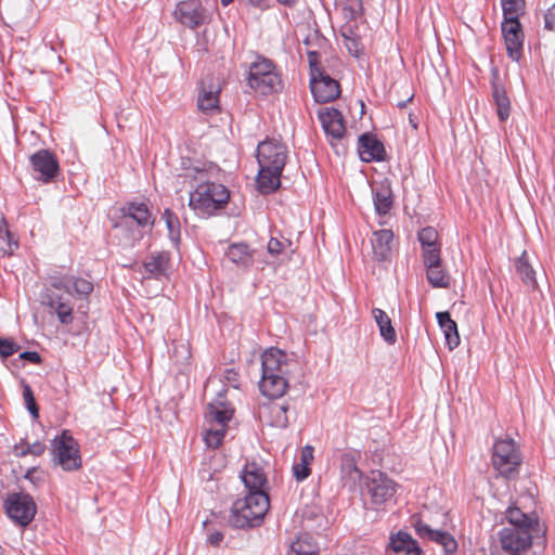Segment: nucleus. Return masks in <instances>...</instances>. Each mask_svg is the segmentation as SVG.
<instances>
[{"instance_id":"17","label":"nucleus","mask_w":555,"mask_h":555,"mask_svg":"<svg viewBox=\"0 0 555 555\" xmlns=\"http://www.w3.org/2000/svg\"><path fill=\"white\" fill-rule=\"evenodd\" d=\"M372 196L375 211L378 216H386L393 207V192L391 181L384 178L372 185Z\"/></svg>"},{"instance_id":"10","label":"nucleus","mask_w":555,"mask_h":555,"mask_svg":"<svg viewBox=\"0 0 555 555\" xmlns=\"http://www.w3.org/2000/svg\"><path fill=\"white\" fill-rule=\"evenodd\" d=\"M539 531L504 527L499 531V542L507 555H522L532 545L533 534Z\"/></svg>"},{"instance_id":"9","label":"nucleus","mask_w":555,"mask_h":555,"mask_svg":"<svg viewBox=\"0 0 555 555\" xmlns=\"http://www.w3.org/2000/svg\"><path fill=\"white\" fill-rule=\"evenodd\" d=\"M398 485L385 473L374 470L366 481V491L370 495L371 504L378 508L395 496Z\"/></svg>"},{"instance_id":"4","label":"nucleus","mask_w":555,"mask_h":555,"mask_svg":"<svg viewBox=\"0 0 555 555\" xmlns=\"http://www.w3.org/2000/svg\"><path fill=\"white\" fill-rule=\"evenodd\" d=\"M229 198L230 192L223 184L203 182L191 192L189 205L197 214L211 216L223 209Z\"/></svg>"},{"instance_id":"51","label":"nucleus","mask_w":555,"mask_h":555,"mask_svg":"<svg viewBox=\"0 0 555 555\" xmlns=\"http://www.w3.org/2000/svg\"><path fill=\"white\" fill-rule=\"evenodd\" d=\"M44 450H46V446L43 442L35 441L34 443H27L26 448L20 452V455L24 456L27 454H31L35 456H39L44 452Z\"/></svg>"},{"instance_id":"45","label":"nucleus","mask_w":555,"mask_h":555,"mask_svg":"<svg viewBox=\"0 0 555 555\" xmlns=\"http://www.w3.org/2000/svg\"><path fill=\"white\" fill-rule=\"evenodd\" d=\"M224 428L207 430L205 440L208 447L217 449L221 444L225 433Z\"/></svg>"},{"instance_id":"23","label":"nucleus","mask_w":555,"mask_h":555,"mask_svg":"<svg viewBox=\"0 0 555 555\" xmlns=\"http://www.w3.org/2000/svg\"><path fill=\"white\" fill-rule=\"evenodd\" d=\"M393 233L391 230L383 229L375 231L372 237L373 258L376 261H386L389 259L391 253V243Z\"/></svg>"},{"instance_id":"15","label":"nucleus","mask_w":555,"mask_h":555,"mask_svg":"<svg viewBox=\"0 0 555 555\" xmlns=\"http://www.w3.org/2000/svg\"><path fill=\"white\" fill-rule=\"evenodd\" d=\"M310 88L315 102L328 103L340 95V86L326 72L320 76L310 77Z\"/></svg>"},{"instance_id":"37","label":"nucleus","mask_w":555,"mask_h":555,"mask_svg":"<svg viewBox=\"0 0 555 555\" xmlns=\"http://www.w3.org/2000/svg\"><path fill=\"white\" fill-rule=\"evenodd\" d=\"M413 527L415 529L416 534L422 539H427L429 541H434L440 544V540L442 538L440 534H448L449 532L443 530H434L427 524H425L421 518L414 520Z\"/></svg>"},{"instance_id":"14","label":"nucleus","mask_w":555,"mask_h":555,"mask_svg":"<svg viewBox=\"0 0 555 555\" xmlns=\"http://www.w3.org/2000/svg\"><path fill=\"white\" fill-rule=\"evenodd\" d=\"M501 31L504 39L507 56L514 62L522 57L525 33L520 22H501Z\"/></svg>"},{"instance_id":"42","label":"nucleus","mask_w":555,"mask_h":555,"mask_svg":"<svg viewBox=\"0 0 555 555\" xmlns=\"http://www.w3.org/2000/svg\"><path fill=\"white\" fill-rule=\"evenodd\" d=\"M363 13L362 0H346L343 7V14L346 20L356 21Z\"/></svg>"},{"instance_id":"50","label":"nucleus","mask_w":555,"mask_h":555,"mask_svg":"<svg viewBox=\"0 0 555 555\" xmlns=\"http://www.w3.org/2000/svg\"><path fill=\"white\" fill-rule=\"evenodd\" d=\"M285 247V242L276 238L271 237L267 245V251L272 257H278L282 254Z\"/></svg>"},{"instance_id":"20","label":"nucleus","mask_w":555,"mask_h":555,"mask_svg":"<svg viewBox=\"0 0 555 555\" xmlns=\"http://www.w3.org/2000/svg\"><path fill=\"white\" fill-rule=\"evenodd\" d=\"M505 517L509 524L507 528L540 531L539 518L534 513L526 514L517 506H509L505 511Z\"/></svg>"},{"instance_id":"56","label":"nucleus","mask_w":555,"mask_h":555,"mask_svg":"<svg viewBox=\"0 0 555 555\" xmlns=\"http://www.w3.org/2000/svg\"><path fill=\"white\" fill-rule=\"evenodd\" d=\"M411 546L412 547L405 548L404 551H402L401 554H398V555H421L422 554V550L418 546L417 541L414 542V545H411Z\"/></svg>"},{"instance_id":"31","label":"nucleus","mask_w":555,"mask_h":555,"mask_svg":"<svg viewBox=\"0 0 555 555\" xmlns=\"http://www.w3.org/2000/svg\"><path fill=\"white\" fill-rule=\"evenodd\" d=\"M207 416L221 427H225L233 416V409L221 401L211 402L207 406Z\"/></svg>"},{"instance_id":"44","label":"nucleus","mask_w":555,"mask_h":555,"mask_svg":"<svg viewBox=\"0 0 555 555\" xmlns=\"http://www.w3.org/2000/svg\"><path fill=\"white\" fill-rule=\"evenodd\" d=\"M422 258L425 268L442 263L440 256V247L422 249Z\"/></svg>"},{"instance_id":"2","label":"nucleus","mask_w":555,"mask_h":555,"mask_svg":"<svg viewBox=\"0 0 555 555\" xmlns=\"http://www.w3.org/2000/svg\"><path fill=\"white\" fill-rule=\"evenodd\" d=\"M297 363L291 361L285 352L278 348H270L261 356V393L271 399L281 398L288 387L291 367Z\"/></svg>"},{"instance_id":"32","label":"nucleus","mask_w":555,"mask_h":555,"mask_svg":"<svg viewBox=\"0 0 555 555\" xmlns=\"http://www.w3.org/2000/svg\"><path fill=\"white\" fill-rule=\"evenodd\" d=\"M313 448L306 446L300 452V462L295 463L293 466L294 476L298 481L305 480L311 473L310 464L313 461Z\"/></svg>"},{"instance_id":"43","label":"nucleus","mask_w":555,"mask_h":555,"mask_svg":"<svg viewBox=\"0 0 555 555\" xmlns=\"http://www.w3.org/2000/svg\"><path fill=\"white\" fill-rule=\"evenodd\" d=\"M287 555H317L315 547L300 539L291 544Z\"/></svg>"},{"instance_id":"33","label":"nucleus","mask_w":555,"mask_h":555,"mask_svg":"<svg viewBox=\"0 0 555 555\" xmlns=\"http://www.w3.org/2000/svg\"><path fill=\"white\" fill-rule=\"evenodd\" d=\"M267 410L270 415V424L279 428H286L288 426L287 412L289 405L286 402H271Z\"/></svg>"},{"instance_id":"57","label":"nucleus","mask_w":555,"mask_h":555,"mask_svg":"<svg viewBox=\"0 0 555 555\" xmlns=\"http://www.w3.org/2000/svg\"><path fill=\"white\" fill-rule=\"evenodd\" d=\"M279 3L285 5V7H294L297 3V0H276Z\"/></svg>"},{"instance_id":"38","label":"nucleus","mask_w":555,"mask_h":555,"mask_svg":"<svg viewBox=\"0 0 555 555\" xmlns=\"http://www.w3.org/2000/svg\"><path fill=\"white\" fill-rule=\"evenodd\" d=\"M344 38V44L348 50L349 54L359 57L363 51V44L360 38L352 31V29H347L341 33Z\"/></svg>"},{"instance_id":"11","label":"nucleus","mask_w":555,"mask_h":555,"mask_svg":"<svg viewBox=\"0 0 555 555\" xmlns=\"http://www.w3.org/2000/svg\"><path fill=\"white\" fill-rule=\"evenodd\" d=\"M31 177L39 182L50 183L60 173V165L55 155L42 149L29 156Z\"/></svg>"},{"instance_id":"46","label":"nucleus","mask_w":555,"mask_h":555,"mask_svg":"<svg viewBox=\"0 0 555 555\" xmlns=\"http://www.w3.org/2000/svg\"><path fill=\"white\" fill-rule=\"evenodd\" d=\"M23 397H24V401H25L27 410L30 412V414L34 417H38L39 409H38V405L36 404L35 397H34L33 390L29 385L24 386Z\"/></svg>"},{"instance_id":"36","label":"nucleus","mask_w":555,"mask_h":555,"mask_svg":"<svg viewBox=\"0 0 555 555\" xmlns=\"http://www.w3.org/2000/svg\"><path fill=\"white\" fill-rule=\"evenodd\" d=\"M428 283L433 287L447 288L450 284V275L443 269L442 263L426 268Z\"/></svg>"},{"instance_id":"47","label":"nucleus","mask_w":555,"mask_h":555,"mask_svg":"<svg viewBox=\"0 0 555 555\" xmlns=\"http://www.w3.org/2000/svg\"><path fill=\"white\" fill-rule=\"evenodd\" d=\"M307 57L310 67V77L320 76L321 73L325 72L320 65L321 55L318 51H308Z\"/></svg>"},{"instance_id":"5","label":"nucleus","mask_w":555,"mask_h":555,"mask_svg":"<svg viewBox=\"0 0 555 555\" xmlns=\"http://www.w3.org/2000/svg\"><path fill=\"white\" fill-rule=\"evenodd\" d=\"M247 85L256 92L268 95L283 89L280 73L274 63L261 55L250 63L248 68Z\"/></svg>"},{"instance_id":"60","label":"nucleus","mask_w":555,"mask_h":555,"mask_svg":"<svg viewBox=\"0 0 555 555\" xmlns=\"http://www.w3.org/2000/svg\"><path fill=\"white\" fill-rule=\"evenodd\" d=\"M233 0H221L222 5H229Z\"/></svg>"},{"instance_id":"30","label":"nucleus","mask_w":555,"mask_h":555,"mask_svg":"<svg viewBox=\"0 0 555 555\" xmlns=\"http://www.w3.org/2000/svg\"><path fill=\"white\" fill-rule=\"evenodd\" d=\"M515 270L524 284L534 288L537 285L535 271L529 262L528 254L526 250L516 259Z\"/></svg>"},{"instance_id":"6","label":"nucleus","mask_w":555,"mask_h":555,"mask_svg":"<svg viewBox=\"0 0 555 555\" xmlns=\"http://www.w3.org/2000/svg\"><path fill=\"white\" fill-rule=\"evenodd\" d=\"M493 468L504 478L514 479L522 462L521 453L514 439H498L492 448Z\"/></svg>"},{"instance_id":"40","label":"nucleus","mask_w":555,"mask_h":555,"mask_svg":"<svg viewBox=\"0 0 555 555\" xmlns=\"http://www.w3.org/2000/svg\"><path fill=\"white\" fill-rule=\"evenodd\" d=\"M418 241L422 249L440 247L438 244V233L433 227L423 228L418 232Z\"/></svg>"},{"instance_id":"24","label":"nucleus","mask_w":555,"mask_h":555,"mask_svg":"<svg viewBox=\"0 0 555 555\" xmlns=\"http://www.w3.org/2000/svg\"><path fill=\"white\" fill-rule=\"evenodd\" d=\"M493 79L491 81L492 98L496 106V114L500 121L504 122L508 119L511 114V102L506 94L505 88L498 80V72H494Z\"/></svg>"},{"instance_id":"7","label":"nucleus","mask_w":555,"mask_h":555,"mask_svg":"<svg viewBox=\"0 0 555 555\" xmlns=\"http://www.w3.org/2000/svg\"><path fill=\"white\" fill-rule=\"evenodd\" d=\"M52 448L53 462L63 470L73 472L81 467L79 446L67 430L53 439Z\"/></svg>"},{"instance_id":"58","label":"nucleus","mask_w":555,"mask_h":555,"mask_svg":"<svg viewBox=\"0 0 555 555\" xmlns=\"http://www.w3.org/2000/svg\"><path fill=\"white\" fill-rule=\"evenodd\" d=\"M411 100H412V96L408 99V102H409V101H411ZM405 105H406V101H402V102H399V103L397 104V106H398V107H401V108H402V107H404Z\"/></svg>"},{"instance_id":"55","label":"nucleus","mask_w":555,"mask_h":555,"mask_svg":"<svg viewBox=\"0 0 555 555\" xmlns=\"http://www.w3.org/2000/svg\"><path fill=\"white\" fill-rule=\"evenodd\" d=\"M248 3L260 10H268L270 8V0H247Z\"/></svg>"},{"instance_id":"3","label":"nucleus","mask_w":555,"mask_h":555,"mask_svg":"<svg viewBox=\"0 0 555 555\" xmlns=\"http://www.w3.org/2000/svg\"><path fill=\"white\" fill-rule=\"evenodd\" d=\"M270 506L267 492H247L237 499L231 508L229 522L237 529L254 528L261 525Z\"/></svg>"},{"instance_id":"54","label":"nucleus","mask_w":555,"mask_h":555,"mask_svg":"<svg viewBox=\"0 0 555 555\" xmlns=\"http://www.w3.org/2000/svg\"><path fill=\"white\" fill-rule=\"evenodd\" d=\"M223 533L220 532V531H214V532H210L208 535H207V542L211 545V546H219L220 543L223 541Z\"/></svg>"},{"instance_id":"12","label":"nucleus","mask_w":555,"mask_h":555,"mask_svg":"<svg viewBox=\"0 0 555 555\" xmlns=\"http://www.w3.org/2000/svg\"><path fill=\"white\" fill-rule=\"evenodd\" d=\"M176 20L182 25L195 29L209 21L206 8L199 0H184L177 4Z\"/></svg>"},{"instance_id":"53","label":"nucleus","mask_w":555,"mask_h":555,"mask_svg":"<svg viewBox=\"0 0 555 555\" xmlns=\"http://www.w3.org/2000/svg\"><path fill=\"white\" fill-rule=\"evenodd\" d=\"M20 358L34 364H39L41 362V357L37 351H24L20 354Z\"/></svg>"},{"instance_id":"22","label":"nucleus","mask_w":555,"mask_h":555,"mask_svg":"<svg viewBox=\"0 0 555 555\" xmlns=\"http://www.w3.org/2000/svg\"><path fill=\"white\" fill-rule=\"evenodd\" d=\"M149 276L162 279L167 276L170 270V254L168 251L152 253L143 262Z\"/></svg>"},{"instance_id":"19","label":"nucleus","mask_w":555,"mask_h":555,"mask_svg":"<svg viewBox=\"0 0 555 555\" xmlns=\"http://www.w3.org/2000/svg\"><path fill=\"white\" fill-rule=\"evenodd\" d=\"M122 219L117 227L128 225L134 221L139 227L145 228L153 224L152 214L145 203L130 202L120 208Z\"/></svg>"},{"instance_id":"29","label":"nucleus","mask_w":555,"mask_h":555,"mask_svg":"<svg viewBox=\"0 0 555 555\" xmlns=\"http://www.w3.org/2000/svg\"><path fill=\"white\" fill-rule=\"evenodd\" d=\"M47 305L54 310L61 324L69 325L73 323V306L65 301L62 296H50Z\"/></svg>"},{"instance_id":"52","label":"nucleus","mask_w":555,"mask_h":555,"mask_svg":"<svg viewBox=\"0 0 555 555\" xmlns=\"http://www.w3.org/2000/svg\"><path fill=\"white\" fill-rule=\"evenodd\" d=\"M544 29L555 33V2L544 13Z\"/></svg>"},{"instance_id":"34","label":"nucleus","mask_w":555,"mask_h":555,"mask_svg":"<svg viewBox=\"0 0 555 555\" xmlns=\"http://www.w3.org/2000/svg\"><path fill=\"white\" fill-rule=\"evenodd\" d=\"M197 107L203 113L209 114L219 109V89L206 90L203 88L198 94Z\"/></svg>"},{"instance_id":"48","label":"nucleus","mask_w":555,"mask_h":555,"mask_svg":"<svg viewBox=\"0 0 555 555\" xmlns=\"http://www.w3.org/2000/svg\"><path fill=\"white\" fill-rule=\"evenodd\" d=\"M20 346L12 339L0 337V354L2 358H9L17 352Z\"/></svg>"},{"instance_id":"26","label":"nucleus","mask_w":555,"mask_h":555,"mask_svg":"<svg viewBox=\"0 0 555 555\" xmlns=\"http://www.w3.org/2000/svg\"><path fill=\"white\" fill-rule=\"evenodd\" d=\"M436 318L440 328L444 334L446 343L449 349L452 350L456 348L460 345V335L455 321L451 319V315L448 311L437 312Z\"/></svg>"},{"instance_id":"25","label":"nucleus","mask_w":555,"mask_h":555,"mask_svg":"<svg viewBox=\"0 0 555 555\" xmlns=\"http://www.w3.org/2000/svg\"><path fill=\"white\" fill-rule=\"evenodd\" d=\"M225 257L237 267L247 269L254 263V250L246 243H233L225 251Z\"/></svg>"},{"instance_id":"49","label":"nucleus","mask_w":555,"mask_h":555,"mask_svg":"<svg viewBox=\"0 0 555 555\" xmlns=\"http://www.w3.org/2000/svg\"><path fill=\"white\" fill-rule=\"evenodd\" d=\"M440 537L442 538V540H440V545L443 547L446 554L453 555L457 550L456 540L450 533L440 534Z\"/></svg>"},{"instance_id":"41","label":"nucleus","mask_w":555,"mask_h":555,"mask_svg":"<svg viewBox=\"0 0 555 555\" xmlns=\"http://www.w3.org/2000/svg\"><path fill=\"white\" fill-rule=\"evenodd\" d=\"M414 542H416V540H414L409 533L400 531L391 538L390 545L393 552L398 555L405 548L412 547L411 545H414Z\"/></svg>"},{"instance_id":"1","label":"nucleus","mask_w":555,"mask_h":555,"mask_svg":"<svg viewBox=\"0 0 555 555\" xmlns=\"http://www.w3.org/2000/svg\"><path fill=\"white\" fill-rule=\"evenodd\" d=\"M287 153V146L274 139H267L258 144L256 157L259 170L256 183L261 194H271L280 188Z\"/></svg>"},{"instance_id":"39","label":"nucleus","mask_w":555,"mask_h":555,"mask_svg":"<svg viewBox=\"0 0 555 555\" xmlns=\"http://www.w3.org/2000/svg\"><path fill=\"white\" fill-rule=\"evenodd\" d=\"M164 219L168 229L169 238L177 246L181 236L179 218L170 209H166Z\"/></svg>"},{"instance_id":"8","label":"nucleus","mask_w":555,"mask_h":555,"mask_svg":"<svg viewBox=\"0 0 555 555\" xmlns=\"http://www.w3.org/2000/svg\"><path fill=\"white\" fill-rule=\"evenodd\" d=\"M4 508L8 516L21 527L28 526L37 513L33 496L24 492L10 494L4 502Z\"/></svg>"},{"instance_id":"35","label":"nucleus","mask_w":555,"mask_h":555,"mask_svg":"<svg viewBox=\"0 0 555 555\" xmlns=\"http://www.w3.org/2000/svg\"><path fill=\"white\" fill-rule=\"evenodd\" d=\"M503 21L502 22H520L519 16L524 14L525 0H501Z\"/></svg>"},{"instance_id":"59","label":"nucleus","mask_w":555,"mask_h":555,"mask_svg":"<svg viewBox=\"0 0 555 555\" xmlns=\"http://www.w3.org/2000/svg\"><path fill=\"white\" fill-rule=\"evenodd\" d=\"M193 170L196 172V173H199V175H203L204 173V168H199V167H194Z\"/></svg>"},{"instance_id":"61","label":"nucleus","mask_w":555,"mask_h":555,"mask_svg":"<svg viewBox=\"0 0 555 555\" xmlns=\"http://www.w3.org/2000/svg\"><path fill=\"white\" fill-rule=\"evenodd\" d=\"M231 374L236 375V373H235V372H233V371H228V376H230Z\"/></svg>"},{"instance_id":"21","label":"nucleus","mask_w":555,"mask_h":555,"mask_svg":"<svg viewBox=\"0 0 555 555\" xmlns=\"http://www.w3.org/2000/svg\"><path fill=\"white\" fill-rule=\"evenodd\" d=\"M242 481L248 492H266L267 477L263 469L255 462L247 463L241 474Z\"/></svg>"},{"instance_id":"13","label":"nucleus","mask_w":555,"mask_h":555,"mask_svg":"<svg viewBox=\"0 0 555 555\" xmlns=\"http://www.w3.org/2000/svg\"><path fill=\"white\" fill-rule=\"evenodd\" d=\"M50 285L79 299L88 297L93 292V283L91 281L70 274L51 275Z\"/></svg>"},{"instance_id":"16","label":"nucleus","mask_w":555,"mask_h":555,"mask_svg":"<svg viewBox=\"0 0 555 555\" xmlns=\"http://www.w3.org/2000/svg\"><path fill=\"white\" fill-rule=\"evenodd\" d=\"M358 153L365 163L382 162L386 151L384 144L372 133L364 132L358 139Z\"/></svg>"},{"instance_id":"18","label":"nucleus","mask_w":555,"mask_h":555,"mask_svg":"<svg viewBox=\"0 0 555 555\" xmlns=\"http://www.w3.org/2000/svg\"><path fill=\"white\" fill-rule=\"evenodd\" d=\"M318 118L326 135L332 139H341L345 134V120L340 111L334 107L320 109Z\"/></svg>"},{"instance_id":"28","label":"nucleus","mask_w":555,"mask_h":555,"mask_svg":"<svg viewBox=\"0 0 555 555\" xmlns=\"http://www.w3.org/2000/svg\"><path fill=\"white\" fill-rule=\"evenodd\" d=\"M340 474L346 483L354 485L361 479L362 473L357 466L356 457L351 452L340 456Z\"/></svg>"},{"instance_id":"27","label":"nucleus","mask_w":555,"mask_h":555,"mask_svg":"<svg viewBox=\"0 0 555 555\" xmlns=\"http://www.w3.org/2000/svg\"><path fill=\"white\" fill-rule=\"evenodd\" d=\"M372 317L379 328V334L383 339L388 345H393L397 341V333L388 314L379 308H373Z\"/></svg>"}]
</instances>
